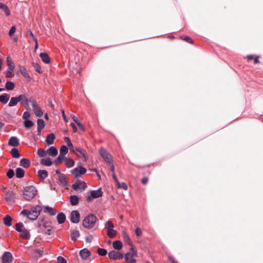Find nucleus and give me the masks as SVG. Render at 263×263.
<instances>
[{
	"label": "nucleus",
	"mask_w": 263,
	"mask_h": 263,
	"mask_svg": "<svg viewBox=\"0 0 263 263\" xmlns=\"http://www.w3.org/2000/svg\"><path fill=\"white\" fill-rule=\"evenodd\" d=\"M41 208L40 206H36L32 208L31 210L28 211L26 210H23L20 214L23 216H26L27 217L31 220H35L38 217L40 214Z\"/></svg>",
	"instance_id": "1"
},
{
	"label": "nucleus",
	"mask_w": 263,
	"mask_h": 263,
	"mask_svg": "<svg viewBox=\"0 0 263 263\" xmlns=\"http://www.w3.org/2000/svg\"><path fill=\"white\" fill-rule=\"evenodd\" d=\"M97 220L96 216L93 214L87 215L83 220V226L87 229L92 228Z\"/></svg>",
	"instance_id": "2"
},
{
	"label": "nucleus",
	"mask_w": 263,
	"mask_h": 263,
	"mask_svg": "<svg viewBox=\"0 0 263 263\" xmlns=\"http://www.w3.org/2000/svg\"><path fill=\"white\" fill-rule=\"evenodd\" d=\"M36 190L33 186H28L25 188L23 195L27 200H30L36 195Z\"/></svg>",
	"instance_id": "3"
},
{
	"label": "nucleus",
	"mask_w": 263,
	"mask_h": 263,
	"mask_svg": "<svg viewBox=\"0 0 263 263\" xmlns=\"http://www.w3.org/2000/svg\"><path fill=\"white\" fill-rule=\"evenodd\" d=\"M16 230L20 233L21 237L25 239H29L30 237V235L29 231L27 230L23 223H18L15 226Z\"/></svg>",
	"instance_id": "4"
},
{
	"label": "nucleus",
	"mask_w": 263,
	"mask_h": 263,
	"mask_svg": "<svg viewBox=\"0 0 263 263\" xmlns=\"http://www.w3.org/2000/svg\"><path fill=\"white\" fill-rule=\"evenodd\" d=\"M102 194L103 193L101 189L90 191L87 193L86 197L87 201L89 202H92L95 199L101 197Z\"/></svg>",
	"instance_id": "5"
},
{
	"label": "nucleus",
	"mask_w": 263,
	"mask_h": 263,
	"mask_svg": "<svg viewBox=\"0 0 263 263\" xmlns=\"http://www.w3.org/2000/svg\"><path fill=\"white\" fill-rule=\"evenodd\" d=\"M30 103L31 104L33 107V111L36 117H41L43 115V112L42 111L41 108L39 107L38 104L35 100L32 98H30Z\"/></svg>",
	"instance_id": "6"
},
{
	"label": "nucleus",
	"mask_w": 263,
	"mask_h": 263,
	"mask_svg": "<svg viewBox=\"0 0 263 263\" xmlns=\"http://www.w3.org/2000/svg\"><path fill=\"white\" fill-rule=\"evenodd\" d=\"M39 227L42 230L48 234L49 235L50 234L52 227L50 225V223L49 221L44 220H41L39 222Z\"/></svg>",
	"instance_id": "7"
},
{
	"label": "nucleus",
	"mask_w": 263,
	"mask_h": 263,
	"mask_svg": "<svg viewBox=\"0 0 263 263\" xmlns=\"http://www.w3.org/2000/svg\"><path fill=\"white\" fill-rule=\"evenodd\" d=\"M86 172V170L82 166L77 167L71 170L72 174L76 178L80 177L82 175L84 174Z\"/></svg>",
	"instance_id": "8"
},
{
	"label": "nucleus",
	"mask_w": 263,
	"mask_h": 263,
	"mask_svg": "<svg viewBox=\"0 0 263 263\" xmlns=\"http://www.w3.org/2000/svg\"><path fill=\"white\" fill-rule=\"evenodd\" d=\"M100 155L104 159V160L107 163H110L111 161V156L107 153L104 148H101L99 151Z\"/></svg>",
	"instance_id": "9"
},
{
	"label": "nucleus",
	"mask_w": 263,
	"mask_h": 263,
	"mask_svg": "<svg viewBox=\"0 0 263 263\" xmlns=\"http://www.w3.org/2000/svg\"><path fill=\"white\" fill-rule=\"evenodd\" d=\"M108 255L110 259L114 260L122 259L123 257V255L121 253L116 251H110Z\"/></svg>",
	"instance_id": "10"
},
{
	"label": "nucleus",
	"mask_w": 263,
	"mask_h": 263,
	"mask_svg": "<svg viewBox=\"0 0 263 263\" xmlns=\"http://www.w3.org/2000/svg\"><path fill=\"white\" fill-rule=\"evenodd\" d=\"M12 255L9 252H5L2 257L3 263H11L12 261Z\"/></svg>",
	"instance_id": "11"
},
{
	"label": "nucleus",
	"mask_w": 263,
	"mask_h": 263,
	"mask_svg": "<svg viewBox=\"0 0 263 263\" xmlns=\"http://www.w3.org/2000/svg\"><path fill=\"white\" fill-rule=\"evenodd\" d=\"M72 187L76 191L82 192L86 187V184L84 182H77L74 183Z\"/></svg>",
	"instance_id": "12"
},
{
	"label": "nucleus",
	"mask_w": 263,
	"mask_h": 263,
	"mask_svg": "<svg viewBox=\"0 0 263 263\" xmlns=\"http://www.w3.org/2000/svg\"><path fill=\"white\" fill-rule=\"evenodd\" d=\"M24 97L23 96H19L18 97H12L8 104L9 107H12L17 104V103L23 99Z\"/></svg>",
	"instance_id": "13"
},
{
	"label": "nucleus",
	"mask_w": 263,
	"mask_h": 263,
	"mask_svg": "<svg viewBox=\"0 0 263 263\" xmlns=\"http://www.w3.org/2000/svg\"><path fill=\"white\" fill-rule=\"evenodd\" d=\"M91 252L87 249H83L80 251V256L83 260L87 259L90 256Z\"/></svg>",
	"instance_id": "14"
},
{
	"label": "nucleus",
	"mask_w": 263,
	"mask_h": 263,
	"mask_svg": "<svg viewBox=\"0 0 263 263\" xmlns=\"http://www.w3.org/2000/svg\"><path fill=\"white\" fill-rule=\"evenodd\" d=\"M71 220L73 223H78L80 221V214L77 211H73L70 214Z\"/></svg>",
	"instance_id": "15"
},
{
	"label": "nucleus",
	"mask_w": 263,
	"mask_h": 263,
	"mask_svg": "<svg viewBox=\"0 0 263 263\" xmlns=\"http://www.w3.org/2000/svg\"><path fill=\"white\" fill-rule=\"evenodd\" d=\"M135 257H137V256H135L133 254L129 253H127L125 255V259L127 263H136V260L134 259Z\"/></svg>",
	"instance_id": "16"
},
{
	"label": "nucleus",
	"mask_w": 263,
	"mask_h": 263,
	"mask_svg": "<svg viewBox=\"0 0 263 263\" xmlns=\"http://www.w3.org/2000/svg\"><path fill=\"white\" fill-rule=\"evenodd\" d=\"M80 236L79 231L77 230H71L70 233V238L72 240L76 241Z\"/></svg>",
	"instance_id": "17"
},
{
	"label": "nucleus",
	"mask_w": 263,
	"mask_h": 263,
	"mask_svg": "<svg viewBox=\"0 0 263 263\" xmlns=\"http://www.w3.org/2000/svg\"><path fill=\"white\" fill-rule=\"evenodd\" d=\"M55 138L54 135L53 134H49L46 139L45 140V143L47 145H49L53 143L54 139Z\"/></svg>",
	"instance_id": "18"
},
{
	"label": "nucleus",
	"mask_w": 263,
	"mask_h": 263,
	"mask_svg": "<svg viewBox=\"0 0 263 263\" xmlns=\"http://www.w3.org/2000/svg\"><path fill=\"white\" fill-rule=\"evenodd\" d=\"M47 154H49V155L52 157L56 156L58 154V150L54 146H51L50 148H49L47 150Z\"/></svg>",
	"instance_id": "19"
},
{
	"label": "nucleus",
	"mask_w": 263,
	"mask_h": 263,
	"mask_svg": "<svg viewBox=\"0 0 263 263\" xmlns=\"http://www.w3.org/2000/svg\"><path fill=\"white\" fill-rule=\"evenodd\" d=\"M58 180L63 186H66L67 185L66 177L64 174H60V176H59Z\"/></svg>",
	"instance_id": "20"
},
{
	"label": "nucleus",
	"mask_w": 263,
	"mask_h": 263,
	"mask_svg": "<svg viewBox=\"0 0 263 263\" xmlns=\"http://www.w3.org/2000/svg\"><path fill=\"white\" fill-rule=\"evenodd\" d=\"M8 144L12 146H16L18 145V139L15 137H11L9 141Z\"/></svg>",
	"instance_id": "21"
},
{
	"label": "nucleus",
	"mask_w": 263,
	"mask_h": 263,
	"mask_svg": "<svg viewBox=\"0 0 263 263\" xmlns=\"http://www.w3.org/2000/svg\"><path fill=\"white\" fill-rule=\"evenodd\" d=\"M7 63L9 69L11 70V71H13L15 67V65L12 62V60L10 56H8L7 57Z\"/></svg>",
	"instance_id": "22"
},
{
	"label": "nucleus",
	"mask_w": 263,
	"mask_h": 263,
	"mask_svg": "<svg viewBox=\"0 0 263 263\" xmlns=\"http://www.w3.org/2000/svg\"><path fill=\"white\" fill-rule=\"evenodd\" d=\"M40 57L41 58L42 61L46 64H49L50 63V58L48 54L46 53H41Z\"/></svg>",
	"instance_id": "23"
},
{
	"label": "nucleus",
	"mask_w": 263,
	"mask_h": 263,
	"mask_svg": "<svg viewBox=\"0 0 263 263\" xmlns=\"http://www.w3.org/2000/svg\"><path fill=\"white\" fill-rule=\"evenodd\" d=\"M112 247L115 249L120 250L123 247L122 243L120 240H116L112 242Z\"/></svg>",
	"instance_id": "24"
},
{
	"label": "nucleus",
	"mask_w": 263,
	"mask_h": 263,
	"mask_svg": "<svg viewBox=\"0 0 263 263\" xmlns=\"http://www.w3.org/2000/svg\"><path fill=\"white\" fill-rule=\"evenodd\" d=\"M70 203L72 205H76L78 204L79 199L78 196L76 195H72L70 197Z\"/></svg>",
	"instance_id": "25"
},
{
	"label": "nucleus",
	"mask_w": 263,
	"mask_h": 263,
	"mask_svg": "<svg viewBox=\"0 0 263 263\" xmlns=\"http://www.w3.org/2000/svg\"><path fill=\"white\" fill-rule=\"evenodd\" d=\"M30 164V161L28 159H23L20 161V165L24 168H27Z\"/></svg>",
	"instance_id": "26"
},
{
	"label": "nucleus",
	"mask_w": 263,
	"mask_h": 263,
	"mask_svg": "<svg viewBox=\"0 0 263 263\" xmlns=\"http://www.w3.org/2000/svg\"><path fill=\"white\" fill-rule=\"evenodd\" d=\"M0 9H2L5 12L6 15L9 16L10 15V11L5 4L0 3Z\"/></svg>",
	"instance_id": "27"
},
{
	"label": "nucleus",
	"mask_w": 263,
	"mask_h": 263,
	"mask_svg": "<svg viewBox=\"0 0 263 263\" xmlns=\"http://www.w3.org/2000/svg\"><path fill=\"white\" fill-rule=\"evenodd\" d=\"M65 165L68 167H71L74 165V161L71 158H65Z\"/></svg>",
	"instance_id": "28"
},
{
	"label": "nucleus",
	"mask_w": 263,
	"mask_h": 263,
	"mask_svg": "<svg viewBox=\"0 0 263 263\" xmlns=\"http://www.w3.org/2000/svg\"><path fill=\"white\" fill-rule=\"evenodd\" d=\"M44 212L50 215H54L56 214L55 211L52 208L49 206L45 208Z\"/></svg>",
	"instance_id": "29"
},
{
	"label": "nucleus",
	"mask_w": 263,
	"mask_h": 263,
	"mask_svg": "<svg viewBox=\"0 0 263 263\" xmlns=\"http://www.w3.org/2000/svg\"><path fill=\"white\" fill-rule=\"evenodd\" d=\"M9 96L7 94H4L0 96V102L2 103L6 104L9 99Z\"/></svg>",
	"instance_id": "30"
},
{
	"label": "nucleus",
	"mask_w": 263,
	"mask_h": 263,
	"mask_svg": "<svg viewBox=\"0 0 263 263\" xmlns=\"http://www.w3.org/2000/svg\"><path fill=\"white\" fill-rule=\"evenodd\" d=\"M41 163L43 165L49 166L52 165V162L51 161L50 158H47L42 159L41 160Z\"/></svg>",
	"instance_id": "31"
},
{
	"label": "nucleus",
	"mask_w": 263,
	"mask_h": 263,
	"mask_svg": "<svg viewBox=\"0 0 263 263\" xmlns=\"http://www.w3.org/2000/svg\"><path fill=\"white\" fill-rule=\"evenodd\" d=\"M20 71L21 73L26 79H27L28 80H30V76L29 74L27 73L26 69L24 67H20Z\"/></svg>",
	"instance_id": "32"
},
{
	"label": "nucleus",
	"mask_w": 263,
	"mask_h": 263,
	"mask_svg": "<svg viewBox=\"0 0 263 263\" xmlns=\"http://www.w3.org/2000/svg\"><path fill=\"white\" fill-rule=\"evenodd\" d=\"M38 175L42 180L45 179L48 176V173L45 170H40L38 172Z\"/></svg>",
	"instance_id": "33"
},
{
	"label": "nucleus",
	"mask_w": 263,
	"mask_h": 263,
	"mask_svg": "<svg viewBox=\"0 0 263 263\" xmlns=\"http://www.w3.org/2000/svg\"><path fill=\"white\" fill-rule=\"evenodd\" d=\"M24 171L21 168L18 167L16 170V176L17 178H22L24 176Z\"/></svg>",
	"instance_id": "34"
},
{
	"label": "nucleus",
	"mask_w": 263,
	"mask_h": 263,
	"mask_svg": "<svg viewBox=\"0 0 263 263\" xmlns=\"http://www.w3.org/2000/svg\"><path fill=\"white\" fill-rule=\"evenodd\" d=\"M65 219H66V217H65V215L62 213L59 214L57 216L58 221L60 224L63 223L65 221Z\"/></svg>",
	"instance_id": "35"
},
{
	"label": "nucleus",
	"mask_w": 263,
	"mask_h": 263,
	"mask_svg": "<svg viewBox=\"0 0 263 263\" xmlns=\"http://www.w3.org/2000/svg\"><path fill=\"white\" fill-rule=\"evenodd\" d=\"M3 221H4V224L8 227H9L11 225L12 218L10 216L7 215L4 218Z\"/></svg>",
	"instance_id": "36"
},
{
	"label": "nucleus",
	"mask_w": 263,
	"mask_h": 263,
	"mask_svg": "<svg viewBox=\"0 0 263 263\" xmlns=\"http://www.w3.org/2000/svg\"><path fill=\"white\" fill-rule=\"evenodd\" d=\"M64 141L67 143L68 146L69 147L70 149L72 151L74 152V147H73L70 139L68 137L64 138Z\"/></svg>",
	"instance_id": "37"
},
{
	"label": "nucleus",
	"mask_w": 263,
	"mask_h": 263,
	"mask_svg": "<svg viewBox=\"0 0 263 263\" xmlns=\"http://www.w3.org/2000/svg\"><path fill=\"white\" fill-rule=\"evenodd\" d=\"M45 126L44 121L42 119L37 120V129L40 132Z\"/></svg>",
	"instance_id": "38"
},
{
	"label": "nucleus",
	"mask_w": 263,
	"mask_h": 263,
	"mask_svg": "<svg viewBox=\"0 0 263 263\" xmlns=\"http://www.w3.org/2000/svg\"><path fill=\"white\" fill-rule=\"evenodd\" d=\"M5 87L8 90H13L14 88V84L12 82H7L6 83Z\"/></svg>",
	"instance_id": "39"
},
{
	"label": "nucleus",
	"mask_w": 263,
	"mask_h": 263,
	"mask_svg": "<svg viewBox=\"0 0 263 263\" xmlns=\"http://www.w3.org/2000/svg\"><path fill=\"white\" fill-rule=\"evenodd\" d=\"M78 152L84 158V160H86V156L85 152L81 148H74V153Z\"/></svg>",
	"instance_id": "40"
},
{
	"label": "nucleus",
	"mask_w": 263,
	"mask_h": 263,
	"mask_svg": "<svg viewBox=\"0 0 263 263\" xmlns=\"http://www.w3.org/2000/svg\"><path fill=\"white\" fill-rule=\"evenodd\" d=\"M21 96H23L24 97V98L23 99H22L21 101H23L25 108L27 109L28 108V103L30 102V98H27L26 96L24 95H21Z\"/></svg>",
	"instance_id": "41"
},
{
	"label": "nucleus",
	"mask_w": 263,
	"mask_h": 263,
	"mask_svg": "<svg viewBox=\"0 0 263 263\" xmlns=\"http://www.w3.org/2000/svg\"><path fill=\"white\" fill-rule=\"evenodd\" d=\"M107 235L110 238H114L116 235V232L115 230H114V229H109L107 230Z\"/></svg>",
	"instance_id": "42"
},
{
	"label": "nucleus",
	"mask_w": 263,
	"mask_h": 263,
	"mask_svg": "<svg viewBox=\"0 0 263 263\" xmlns=\"http://www.w3.org/2000/svg\"><path fill=\"white\" fill-rule=\"evenodd\" d=\"M11 154L14 158H18L20 157L18 151L16 148H13L11 150Z\"/></svg>",
	"instance_id": "43"
},
{
	"label": "nucleus",
	"mask_w": 263,
	"mask_h": 263,
	"mask_svg": "<svg viewBox=\"0 0 263 263\" xmlns=\"http://www.w3.org/2000/svg\"><path fill=\"white\" fill-rule=\"evenodd\" d=\"M37 154L41 157H44L47 155V151H45L42 149H39L37 150Z\"/></svg>",
	"instance_id": "44"
},
{
	"label": "nucleus",
	"mask_w": 263,
	"mask_h": 263,
	"mask_svg": "<svg viewBox=\"0 0 263 263\" xmlns=\"http://www.w3.org/2000/svg\"><path fill=\"white\" fill-rule=\"evenodd\" d=\"M68 152V148L65 146H62L60 149V154L65 155Z\"/></svg>",
	"instance_id": "45"
},
{
	"label": "nucleus",
	"mask_w": 263,
	"mask_h": 263,
	"mask_svg": "<svg viewBox=\"0 0 263 263\" xmlns=\"http://www.w3.org/2000/svg\"><path fill=\"white\" fill-rule=\"evenodd\" d=\"M116 185L119 188H121L124 190H127V186L124 182L120 183L119 181H118V183H116Z\"/></svg>",
	"instance_id": "46"
},
{
	"label": "nucleus",
	"mask_w": 263,
	"mask_h": 263,
	"mask_svg": "<svg viewBox=\"0 0 263 263\" xmlns=\"http://www.w3.org/2000/svg\"><path fill=\"white\" fill-rule=\"evenodd\" d=\"M33 125V123L30 120H26L24 122V126L26 128H29L31 127Z\"/></svg>",
	"instance_id": "47"
},
{
	"label": "nucleus",
	"mask_w": 263,
	"mask_h": 263,
	"mask_svg": "<svg viewBox=\"0 0 263 263\" xmlns=\"http://www.w3.org/2000/svg\"><path fill=\"white\" fill-rule=\"evenodd\" d=\"M65 158L64 155L60 154L59 155L58 157L57 158V160L54 161V163H57L58 162H61L62 161H65Z\"/></svg>",
	"instance_id": "48"
},
{
	"label": "nucleus",
	"mask_w": 263,
	"mask_h": 263,
	"mask_svg": "<svg viewBox=\"0 0 263 263\" xmlns=\"http://www.w3.org/2000/svg\"><path fill=\"white\" fill-rule=\"evenodd\" d=\"M33 66L34 67V68L35 69V70L36 71H37L39 73H42L43 72V71H42V70L41 69V66H40V65L39 64L35 63H33Z\"/></svg>",
	"instance_id": "49"
},
{
	"label": "nucleus",
	"mask_w": 263,
	"mask_h": 263,
	"mask_svg": "<svg viewBox=\"0 0 263 263\" xmlns=\"http://www.w3.org/2000/svg\"><path fill=\"white\" fill-rule=\"evenodd\" d=\"M6 201L9 202H13V199L12 197V195L10 193H7L6 195Z\"/></svg>",
	"instance_id": "50"
},
{
	"label": "nucleus",
	"mask_w": 263,
	"mask_h": 263,
	"mask_svg": "<svg viewBox=\"0 0 263 263\" xmlns=\"http://www.w3.org/2000/svg\"><path fill=\"white\" fill-rule=\"evenodd\" d=\"M98 253L99 255L104 256L107 254V251L105 249L99 248L98 250Z\"/></svg>",
	"instance_id": "51"
},
{
	"label": "nucleus",
	"mask_w": 263,
	"mask_h": 263,
	"mask_svg": "<svg viewBox=\"0 0 263 263\" xmlns=\"http://www.w3.org/2000/svg\"><path fill=\"white\" fill-rule=\"evenodd\" d=\"M105 228L107 229V230L109 229H111L114 228V224L110 221H107L105 223Z\"/></svg>",
	"instance_id": "52"
},
{
	"label": "nucleus",
	"mask_w": 263,
	"mask_h": 263,
	"mask_svg": "<svg viewBox=\"0 0 263 263\" xmlns=\"http://www.w3.org/2000/svg\"><path fill=\"white\" fill-rule=\"evenodd\" d=\"M181 37L182 40L186 41L188 43H193L192 40L188 36H181Z\"/></svg>",
	"instance_id": "53"
},
{
	"label": "nucleus",
	"mask_w": 263,
	"mask_h": 263,
	"mask_svg": "<svg viewBox=\"0 0 263 263\" xmlns=\"http://www.w3.org/2000/svg\"><path fill=\"white\" fill-rule=\"evenodd\" d=\"M27 35L28 36V37L31 38L34 41H35V40H36L33 35L32 32L30 30L27 32Z\"/></svg>",
	"instance_id": "54"
},
{
	"label": "nucleus",
	"mask_w": 263,
	"mask_h": 263,
	"mask_svg": "<svg viewBox=\"0 0 263 263\" xmlns=\"http://www.w3.org/2000/svg\"><path fill=\"white\" fill-rule=\"evenodd\" d=\"M14 175V171L12 170H10L7 173V175L9 178H11Z\"/></svg>",
	"instance_id": "55"
},
{
	"label": "nucleus",
	"mask_w": 263,
	"mask_h": 263,
	"mask_svg": "<svg viewBox=\"0 0 263 263\" xmlns=\"http://www.w3.org/2000/svg\"><path fill=\"white\" fill-rule=\"evenodd\" d=\"M57 261L58 263H67L66 260L61 256L58 258Z\"/></svg>",
	"instance_id": "56"
},
{
	"label": "nucleus",
	"mask_w": 263,
	"mask_h": 263,
	"mask_svg": "<svg viewBox=\"0 0 263 263\" xmlns=\"http://www.w3.org/2000/svg\"><path fill=\"white\" fill-rule=\"evenodd\" d=\"M15 31H16V27L15 26H12L10 30H9V35L10 36H12L13 35V34L14 33Z\"/></svg>",
	"instance_id": "57"
},
{
	"label": "nucleus",
	"mask_w": 263,
	"mask_h": 263,
	"mask_svg": "<svg viewBox=\"0 0 263 263\" xmlns=\"http://www.w3.org/2000/svg\"><path fill=\"white\" fill-rule=\"evenodd\" d=\"M30 117V113L28 111H25L23 114V118L27 120Z\"/></svg>",
	"instance_id": "58"
},
{
	"label": "nucleus",
	"mask_w": 263,
	"mask_h": 263,
	"mask_svg": "<svg viewBox=\"0 0 263 263\" xmlns=\"http://www.w3.org/2000/svg\"><path fill=\"white\" fill-rule=\"evenodd\" d=\"M129 253L133 254L135 256H138L137 252L134 247L132 246L130 248V252Z\"/></svg>",
	"instance_id": "59"
},
{
	"label": "nucleus",
	"mask_w": 263,
	"mask_h": 263,
	"mask_svg": "<svg viewBox=\"0 0 263 263\" xmlns=\"http://www.w3.org/2000/svg\"><path fill=\"white\" fill-rule=\"evenodd\" d=\"M13 76H14L13 72V71H11V70H9V71H8L6 74V77L7 78H11V77H13Z\"/></svg>",
	"instance_id": "60"
},
{
	"label": "nucleus",
	"mask_w": 263,
	"mask_h": 263,
	"mask_svg": "<svg viewBox=\"0 0 263 263\" xmlns=\"http://www.w3.org/2000/svg\"><path fill=\"white\" fill-rule=\"evenodd\" d=\"M123 237L124 238V239L126 241H128V242H130V238L128 236V235H127V234L124 232L123 231Z\"/></svg>",
	"instance_id": "61"
},
{
	"label": "nucleus",
	"mask_w": 263,
	"mask_h": 263,
	"mask_svg": "<svg viewBox=\"0 0 263 263\" xmlns=\"http://www.w3.org/2000/svg\"><path fill=\"white\" fill-rule=\"evenodd\" d=\"M136 234L137 236H140L142 234V231L139 228H137L135 231Z\"/></svg>",
	"instance_id": "62"
},
{
	"label": "nucleus",
	"mask_w": 263,
	"mask_h": 263,
	"mask_svg": "<svg viewBox=\"0 0 263 263\" xmlns=\"http://www.w3.org/2000/svg\"><path fill=\"white\" fill-rule=\"evenodd\" d=\"M148 178L147 177H144V178H142L141 180L142 183L144 184H146L148 182Z\"/></svg>",
	"instance_id": "63"
},
{
	"label": "nucleus",
	"mask_w": 263,
	"mask_h": 263,
	"mask_svg": "<svg viewBox=\"0 0 263 263\" xmlns=\"http://www.w3.org/2000/svg\"><path fill=\"white\" fill-rule=\"evenodd\" d=\"M70 125L72 127L73 133H76L77 132V128L76 127L75 124L73 123H71L70 124Z\"/></svg>",
	"instance_id": "64"
}]
</instances>
